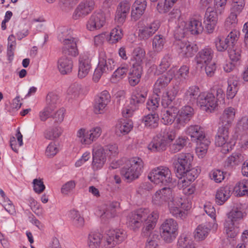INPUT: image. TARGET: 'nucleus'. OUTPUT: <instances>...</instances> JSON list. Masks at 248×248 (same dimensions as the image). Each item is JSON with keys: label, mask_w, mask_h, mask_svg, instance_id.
<instances>
[{"label": "nucleus", "mask_w": 248, "mask_h": 248, "mask_svg": "<svg viewBox=\"0 0 248 248\" xmlns=\"http://www.w3.org/2000/svg\"><path fill=\"white\" fill-rule=\"evenodd\" d=\"M158 115L155 112H151L142 118V122L145 125L151 128L156 127L158 124Z\"/></svg>", "instance_id": "nucleus-39"}, {"label": "nucleus", "mask_w": 248, "mask_h": 248, "mask_svg": "<svg viewBox=\"0 0 248 248\" xmlns=\"http://www.w3.org/2000/svg\"><path fill=\"white\" fill-rule=\"evenodd\" d=\"M172 63V58L169 55H165L162 59L160 65H159V69L160 72L165 71L169 68Z\"/></svg>", "instance_id": "nucleus-63"}, {"label": "nucleus", "mask_w": 248, "mask_h": 248, "mask_svg": "<svg viewBox=\"0 0 248 248\" xmlns=\"http://www.w3.org/2000/svg\"><path fill=\"white\" fill-rule=\"evenodd\" d=\"M161 238L167 243L173 242L178 234V225L172 218L166 219L160 228Z\"/></svg>", "instance_id": "nucleus-7"}, {"label": "nucleus", "mask_w": 248, "mask_h": 248, "mask_svg": "<svg viewBox=\"0 0 248 248\" xmlns=\"http://www.w3.org/2000/svg\"><path fill=\"white\" fill-rule=\"evenodd\" d=\"M235 44L236 43H234V45H232V46L228 49L229 58L233 62H238L241 57V49L235 45Z\"/></svg>", "instance_id": "nucleus-47"}, {"label": "nucleus", "mask_w": 248, "mask_h": 248, "mask_svg": "<svg viewBox=\"0 0 248 248\" xmlns=\"http://www.w3.org/2000/svg\"><path fill=\"white\" fill-rule=\"evenodd\" d=\"M57 66L62 74H68L72 72L73 67V61L70 58L63 56L59 59Z\"/></svg>", "instance_id": "nucleus-30"}, {"label": "nucleus", "mask_w": 248, "mask_h": 248, "mask_svg": "<svg viewBox=\"0 0 248 248\" xmlns=\"http://www.w3.org/2000/svg\"><path fill=\"white\" fill-rule=\"evenodd\" d=\"M239 78L234 75L230 76L228 80L227 97L228 99H232L237 93L239 87Z\"/></svg>", "instance_id": "nucleus-31"}, {"label": "nucleus", "mask_w": 248, "mask_h": 248, "mask_svg": "<svg viewBox=\"0 0 248 248\" xmlns=\"http://www.w3.org/2000/svg\"><path fill=\"white\" fill-rule=\"evenodd\" d=\"M210 229L204 225H199L196 229L194 232V238L197 241H202L208 236Z\"/></svg>", "instance_id": "nucleus-45"}, {"label": "nucleus", "mask_w": 248, "mask_h": 248, "mask_svg": "<svg viewBox=\"0 0 248 248\" xmlns=\"http://www.w3.org/2000/svg\"><path fill=\"white\" fill-rule=\"evenodd\" d=\"M231 193V190L229 186L220 187L216 192V202L218 205L223 204L230 198Z\"/></svg>", "instance_id": "nucleus-33"}, {"label": "nucleus", "mask_w": 248, "mask_h": 248, "mask_svg": "<svg viewBox=\"0 0 248 248\" xmlns=\"http://www.w3.org/2000/svg\"><path fill=\"white\" fill-rule=\"evenodd\" d=\"M229 129L219 126L216 137L215 143L217 146L222 147L221 152L223 154L228 153L234 145L233 141L229 138Z\"/></svg>", "instance_id": "nucleus-10"}, {"label": "nucleus", "mask_w": 248, "mask_h": 248, "mask_svg": "<svg viewBox=\"0 0 248 248\" xmlns=\"http://www.w3.org/2000/svg\"><path fill=\"white\" fill-rule=\"evenodd\" d=\"M133 127L131 121H123L119 122L116 125L115 133L119 136L128 134Z\"/></svg>", "instance_id": "nucleus-36"}, {"label": "nucleus", "mask_w": 248, "mask_h": 248, "mask_svg": "<svg viewBox=\"0 0 248 248\" xmlns=\"http://www.w3.org/2000/svg\"><path fill=\"white\" fill-rule=\"evenodd\" d=\"M95 5L94 0H83L75 9L73 14V18L77 20L87 16L93 11Z\"/></svg>", "instance_id": "nucleus-16"}, {"label": "nucleus", "mask_w": 248, "mask_h": 248, "mask_svg": "<svg viewBox=\"0 0 248 248\" xmlns=\"http://www.w3.org/2000/svg\"><path fill=\"white\" fill-rule=\"evenodd\" d=\"M123 36L122 30L119 27L113 29L109 34V41L114 44L121 40Z\"/></svg>", "instance_id": "nucleus-56"}, {"label": "nucleus", "mask_w": 248, "mask_h": 248, "mask_svg": "<svg viewBox=\"0 0 248 248\" xmlns=\"http://www.w3.org/2000/svg\"><path fill=\"white\" fill-rule=\"evenodd\" d=\"M144 236L149 235L147 239L145 248H158V235L152 232H146L143 233Z\"/></svg>", "instance_id": "nucleus-46"}, {"label": "nucleus", "mask_w": 248, "mask_h": 248, "mask_svg": "<svg viewBox=\"0 0 248 248\" xmlns=\"http://www.w3.org/2000/svg\"><path fill=\"white\" fill-rule=\"evenodd\" d=\"M244 160V155L238 153H233L229 156L226 160L227 166H233L237 165Z\"/></svg>", "instance_id": "nucleus-50"}, {"label": "nucleus", "mask_w": 248, "mask_h": 248, "mask_svg": "<svg viewBox=\"0 0 248 248\" xmlns=\"http://www.w3.org/2000/svg\"><path fill=\"white\" fill-rule=\"evenodd\" d=\"M111 97L109 93L106 91L102 92L98 97L95 99L94 105V112L96 114L103 113L110 101Z\"/></svg>", "instance_id": "nucleus-19"}, {"label": "nucleus", "mask_w": 248, "mask_h": 248, "mask_svg": "<svg viewBox=\"0 0 248 248\" xmlns=\"http://www.w3.org/2000/svg\"><path fill=\"white\" fill-rule=\"evenodd\" d=\"M178 113V109L176 107H168L161 110V122L164 124H172Z\"/></svg>", "instance_id": "nucleus-27"}, {"label": "nucleus", "mask_w": 248, "mask_h": 248, "mask_svg": "<svg viewBox=\"0 0 248 248\" xmlns=\"http://www.w3.org/2000/svg\"><path fill=\"white\" fill-rule=\"evenodd\" d=\"M186 133L193 140L201 139L205 136L202 128L198 125H190L187 128Z\"/></svg>", "instance_id": "nucleus-40"}, {"label": "nucleus", "mask_w": 248, "mask_h": 248, "mask_svg": "<svg viewBox=\"0 0 248 248\" xmlns=\"http://www.w3.org/2000/svg\"><path fill=\"white\" fill-rule=\"evenodd\" d=\"M214 56L213 50L209 46L201 50L196 57L198 64H208L211 63Z\"/></svg>", "instance_id": "nucleus-29"}, {"label": "nucleus", "mask_w": 248, "mask_h": 248, "mask_svg": "<svg viewBox=\"0 0 248 248\" xmlns=\"http://www.w3.org/2000/svg\"><path fill=\"white\" fill-rule=\"evenodd\" d=\"M69 216L75 227L81 228L84 226V219L78 211L75 209L71 210L69 213Z\"/></svg>", "instance_id": "nucleus-43"}, {"label": "nucleus", "mask_w": 248, "mask_h": 248, "mask_svg": "<svg viewBox=\"0 0 248 248\" xmlns=\"http://www.w3.org/2000/svg\"><path fill=\"white\" fill-rule=\"evenodd\" d=\"M186 26L188 31L194 35L202 33L203 29L201 18L197 16L191 18L187 23Z\"/></svg>", "instance_id": "nucleus-32"}, {"label": "nucleus", "mask_w": 248, "mask_h": 248, "mask_svg": "<svg viewBox=\"0 0 248 248\" xmlns=\"http://www.w3.org/2000/svg\"><path fill=\"white\" fill-rule=\"evenodd\" d=\"M92 167L94 170L101 169L106 161L105 149L100 145L95 144L93 148Z\"/></svg>", "instance_id": "nucleus-15"}, {"label": "nucleus", "mask_w": 248, "mask_h": 248, "mask_svg": "<svg viewBox=\"0 0 248 248\" xmlns=\"http://www.w3.org/2000/svg\"><path fill=\"white\" fill-rule=\"evenodd\" d=\"M178 117L176 122L177 124V128H180L184 126L192 118L194 114V109L189 106H186L183 107L179 111H178Z\"/></svg>", "instance_id": "nucleus-23"}, {"label": "nucleus", "mask_w": 248, "mask_h": 248, "mask_svg": "<svg viewBox=\"0 0 248 248\" xmlns=\"http://www.w3.org/2000/svg\"><path fill=\"white\" fill-rule=\"evenodd\" d=\"M178 248H195L193 241L185 235H182L178 239Z\"/></svg>", "instance_id": "nucleus-54"}, {"label": "nucleus", "mask_w": 248, "mask_h": 248, "mask_svg": "<svg viewBox=\"0 0 248 248\" xmlns=\"http://www.w3.org/2000/svg\"><path fill=\"white\" fill-rule=\"evenodd\" d=\"M101 133V128L99 126H95L89 130L81 128L78 130L76 136L78 141L82 145H89L98 139Z\"/></svg>", "instance_id": "nucleus-9"}, {"label": "nucleus", "mask_w": 248, "mask_h": 248, "mask_svg": "<svg viewBox=\"0 0 248 248\" xmlns=\"http://www.w3.org/2000/svg\"><path fill=\"white\" fill-rule=\"evenodd\" d=\"M147 93L146 91L140 92H137L132 96L130 103L134 106H136L137 108H138L139 105L142 104L144 102L145 99L147 97Z\"/></svg>", "instance_id": "nucleus-49"}, {"label": "nucleus", "mask_w": 248, "mask_h": 248, "mask_svg": "<svg viewBox=\"0 0 248 248\" xmlns=\"http://www.w3.org/2000/svg\"><path fill=\"white\" fill-rule=\"evenodd\" d=\"M210 177L216 183H219L224 180L225 176L224 172L220 170H214L209 173Z\"/></svg>", "instance_id": "nucleus-61"}, {"label": "nucleus", "mask_w": 248, "mask_h": 248, "mask_svg": "<svg viewBox=\"0 0 248 248\" xmlns=\"http://www.w3.org/2000/svg\"><path fill=\"white\" fill-rule=\"evenodd\" d=\"M231 12L239 15L245 6L244 0H232Z\"/></svg>", "instance_id": "nucleus-58"}, {"label": "nucleus", "mask_w": 248, "mask_h": 248, "mask_svg": "<svg viewBox=\"0 0 248 248\" xmlns=\"http://www.w3.org/2000/svg\"><path fill=\"white\" fill-rule=\"evenodd\" d=\"M92 55L89 52L81 54L78 58V77L83 78L90 72L92 69Z\"/></svg>", "instance_id": "nucleus-13"}, {"label": "nucleus", "mask_w": 248, "mask_h": 248, "mask_svg": "<svg viewBox=\"0 0 248 248\" xmlns=\"http://www.w3.org/2000/svg\"><path fill=\"white\" fill-rule=\"evenodd\" d=\"M130 5L125 2H121L117 6L115 20L118 24H123L125 21L129 12Z\"/></svg>", "instance_id": "nucleus-25"}, {"label": "nucleus", "mask_w": 248, "mask_h": 248, "mask_svg": "<svg viewBox=\"0 0 248 248\" xmlns=\"http://www.w3.org/2000/svg\"><path fill=\"white\" fill-rule=\"evenodd\" d=\"M62 133V129L61 127L56 126L49 127L46 129L44 133L45 139L49 140H54L59 138Z\"/></svg>", "instance_id": "nucleus-44"}, {"label": "nucleus", "mask_w": 248, "mask_h": 248, "mask_svg": "<svg viewBox=\"0 0 248 248\" xmlns=\"http://www.w3.org/2000/svg\"><path fill=\"white\" fill-rule=\"evenodd\" d=\"M177 72V67H172L166 74L161 76L155 82L154 85V93L155 94H160L170 81L175 77V73Z\"/></svg>", "instance_id": "nucleus-14"}, {"label": "nucleus", "mask_w": 248, "mask_h": 248, "mask_svg": "<svg viewBox=\"0 0 248 248\" xmlns=\"http://www.w3.org/2000/svg\"><path fill=\"white\" fill-rule=\"evenodd\" d=\"M160 94H155L150 98L146 103V108L148 110H151L152 112L157 109L159 105Z\"/></svg>", "instance_id": "nucleus-53"}, {"label": "nucleus", "mask_w": 248, "mask_h": 248, "mask_svg": "<svg viewBox=\"0 0 248 248\" xmlns=\"http://www.w3.org/2000/svg\"><path fill=\"white\" fill-rule=\"evenodd\" d=\"M233 192L237 197L248 196V179L237 182L233 188Z\"/></svg>", "instance_id": "nucleus-37"}, {"label": "nucleus", "mask_w": 248, "mask_h": 248, "mask_svg": "<svg viewBox=\"0 0 248 248\" xmlns=\"http://www.w3.org/2000/svg\"><path fill=\"white\" fill-rule=\"evenodd\" d=\"M59 97L56 93L53 92L49 93L46 97V106L54 110L59 103Z\"/></svg>", "instance_id": "nucleus-55"}, {"label": "nucleus", "mask_w": 248, "mask_h": 248, "mask_svg": "<svg viewBox=\"0 0 248 248\" xmlns=\"http://www.w3.org/2000/svg\"><path fill=\"white\" fill-rule=\"evenodd\" d=\"M193 156L190 153H182L179 155L177 159V163L176 164L175 168H177V172L179 174H183L188 169L191 167V162L193 160Z\"/></svg>", "instance_id": "nucleus-22"}, {"label": "nucleus", "mask_w": 248, "mask_h": 248, "mask_svg": "<svg viewBox=\"0 0 248 248\" xmlns=\"http://www.w3.org/2000/svg\"><path fill=\"white\" fill-rule=\"evenodd\" d=\"M239 35V32L236 30L232 31L225 39L217 36L215 40V45L217 51L222 52L227 50L236 43Z\"/></svg>", "instance_id": "nucleus-11"}, {"label": "nucleus", "mask_w": 248, "mask_h": 248, "mask_svg": "<svg viewBox=\"0 0 248 248\" xmlns=\"http://www.w3.org/2000/svg\"><path fill=\"white\" fill-rule=\"evenodd\" d=\"M145 59V51L144 49L140 47L135 48L133 51L131 58L132 67L142 68Z\"/></svg>", "instance_id": "nucleus-28"}, {"label": "nucleus", "mask_w": 248, "mask_h": 248, "mask_svg": "<svg viewBox=\"0 0 248 248\" xmlns=\"http://www.w3.org/2000/svg\"><path fill=\"white\" fill-rule=\"evenodd\" d=\"M57 37L62 44V52L76 57L78 54V39L73 35V31L67 26H61L57 29Z\"/></svg>", "instance_id": "nucleus-3"}, {"label": "nucleus", "mask_w": 248, "mask_h": 248, "mask_svg": "<svg viewBox=\"0 0 248 248\" xmlns=\"http://www.w3.org/2000/svg\"><path fill=\"white\" fill-rule=\"evenodd\" d=\"M173 205L172 203H170L169 205V207H168L170 212L172 215L177 218H182L185 212L183 211V210H185V207L184 208H181V206H172Z\"/></svg>", "instance_id": "nucleus-62"}, {"label": "nucleus", "mask_w": 248, "mask_h": 248, "mask_svg": "<svg viewBox=\"0 0 248 248\" xmlns=\"http://www.w3.org/2000/svg\"><path fill=\"white\" fill-rule=\"evenodd\" d=\"M186 145V139L179 137L176 140L174 143L170 145V151L172 153H176L181 150Z\"/></svg>", "instance_id": "nucleus-51"}, {"label": "nucleus", "mask_w": 248, "mask_h": 248, "mask_svg": "<svg viewBox=\"0 0 248 248\" xmlns=\"http://www.w3.org/2000/svg\"><path fill=\"white\" fill-rule=\"evenodd\" d=\"M175 45L178 53L183 57H191L198 50L196 45L186 39L176 40Z\"/></svg>", "instance_id": "nucleus-12"}, {"label": "nucleus", "mask_w": 248, "mask_h": 248, "mask_svg": "<svg viewBox=\"0 0 248 248\" xmlns=\"http://www.w3.org/2000/svg\"><path fill=\"white\" fill-rule=\"evenodd\" d=\"M106 17L102 12H95L87 22V29L91 31L98 30L105 24Z\"/></svg>", "instance_id": "nucleus-17"}, {"label": "nucleus", "mask_w": 248, "mask_h": 248, "mask_svg": "<svg viewBox=\"0 0 248 248\" xmlns=\"http://www.w3.org/2000/svg\"><path fill=\"white\" fill-rule=\"evenodd\" d=\"M147 7L146 0H136L131 8V16L133 20L137 21L144 14Z\"/></svg>", "instance_id": "nucleus-26"}, {"label": "nucleus", "mask_w": 248, "mask_h": 248, "mask_svg": "<svg viewBox=\"0 0 248 248\" xmlns=\"http://www.w3.org/2000/svg\"><path fill=\"white\" fill-rule=\"evenodd\" d=\"M200 94L199 87L196 86H192L190 87L186 92L184 99L188 103L193 104L195 102L198 103V100Z\"/></svg>", "instance_id": "nucleus-34"}, {"label": "nucleus", "mask_w": 248, "mask_h": 248, "mask_svg": "<svg viewBox=\"0 0 248 248\" xmlns=\"http://www.w3.org/2000/svg\"><path fill=\"white\" fill-rule=\"evenodd\" d=\"M175 137V131L173 129L166 128L153 138L148 145V149L153 152L164 151Z\"/></svg>", "instance_id": "nucleus-4"}, {"label": "nucleus", "mask_w": 248, "mask_h": 248, "mask_svg": "<svg viewBox=\"0 0 248 248\" xmlns=\"http://www.w3.org/2000/svg\"><path fill=\"white\" fill-rule=\"evenodd\" d=\"M198 104L201 107H204L206 110H213L217 106V101L214 93H202L199 95Z\"/></svg>", "instance_id": "nucleus-18"}, {"label": "nucleus", "mask_w": 248, "mask_h": 248, "mask_svg": "<svg viewBox=\"0 0 248 248\" xmlns=\"http://www.w3.org/2000/svg\"><path fill=\"white\" fill-rule=\"evenodd\" d=\"M148 179L155 184L167 186L171 183L172 178L170 170L165 166H159L152 169Z\"/></svg>", "instance_id": "nucleus-6"}, {"label": "nucleus", "mask_w": 248, "mask_h": 248, "mask_svg": "<svg viewBox=\"0 0 248 248\" xmlns=\"http://www.w3.org/2000/svg\"><path fill=\"white\" fill-rule=\"evenodd\" d=\"M144 163L139 157L128 160L121 170V174L128 182L137 179L142 172Z\"/></svg>", "instance_id": "nucleus-5"}, {"label": "nucleus", "mask_w": 248, "mask_h": 248, "mask_svg": "<svg viewBox=\"0 0 248 248\" xmlns=\"http://www.w3.org/2000/svg\"><path fill=\"white\" fill-rule=\"evenodd\" d=\"M198 174L199 172L197 169L191 167L186 169L183 174L180 175L186 177L187 180L192 182L197 177Z\"/></svg>", "instance_id": "nucleus-60"}, {"label": "nucleus", "mask_w": 248, "mask_h": 248, "mask_svg": "<svg viewBox=\"0 0 248 248\" xmlns=\"http://www.w3.org/2000/svg\"><path fill=\"white\" fill-rule=\"evenodd\" d=\"M158 218L157 211L151 212L148 208H140L130 213L127 217V224L134 231L144 226L143 233L152 231L155 226Z\"/></svg>", "instance_id": "nucleus-1"}, {"label": "nucleus", "mask_w": 248, "mask_h": 248, "mask_svg": "<svg viewBox=\"0 0 248 248\" xmlns=\"http://www.w3.org/2000/svg\"><path fill=\"white\" fill-rule=\"evenodd\" d=\"M165 43V39L161 35H156L153 40V53L155 55L160 52L164 47Z\"/></svg>", "instance_id": "nucleus-42"}, {"label": "nucleus", "mask_w": 248, "mask_h": 248, "mask_svg": "<svg viewBox=\"0 0 248 248\" xmlns=\"http://www.w3.org/2000/svg\"><path fill=\"white\" fill-rule=\"evenodd\" d=\"M65 109L63 108H60L51 115L52 118L54 120V123L60 124L63 120Z\"/></svg>", "instance_id": "nucleus-64"}, {"label": "nucleus", "mask_w": 248, "mask_h": 248, "mask_svg": "<svg viewBox=\"0 0 248 248\" xmlns=\"http://www.w3.org/2000/svg\"><path fill=\"white\" fill-rule=\"evenodd\" d=\"M119 206L117 202H113L102 209L100 217L103 219H108L114 217L116 214V208Z\"/></svg>", "instance_id": "nucleus-35"}, {"label": "nucleus", "mask_w": 248, "mask_h": 248, "mask_svg": "<svg viewBox=\"0 0 248 248\" xmlns=\"http://www.w3.org/2000/svg\"><path fill=\"white\" fill-rule=\"evenodd\" d=\"M98 232H93L88 236V245L89 248H99L101 244L104 248H111L121 243L126 237L125 232L121 229L109 230L104 238Z\"/></svg>", "instance_id": "nucleus-2"}, {"label": "nucleus", "mask_w": 248, "mask_h": 248, "mask_svg": "<svg viewBox=\"0 0 248 248\" xmlns=\"http://www.w3.org/2000/svg\"><path fill=\"white\" fill-rule=\"evenodd\" d=\"M235 115V109L231 107L226 108L220 117L219 126L229 128Z\"/></svg>", "instance_id": "nucleus-24"}, {"label": "nucleus", "mask_w": 248, "mask_h": 248, "mask_svg": "<svg viewBox=\"0 0 248 248\" xmlns=\"http://www.w3.org/2000/svg\"><path fill=\"white\" fill-rule=\"evenodd\" d=\"M159 27L160 23L157 20L147 24L139 30V36L140 39L147 40L156 32Z\"/></svg>", "instance_id": "nucleus-21"}, {"label": "nucleus", "mask_w": 248, "mask_h": 248, "mask_svg": "<svg viewBox=\"0 0 248 248\" xmlns=\"http://www.w3.org/2000/svg\"><path fill=\"white\" fill-rule=\"evenodd\" d=\"M142 71V68L132 67L128 76V80L130 85L135 86L139 83Z\"/></svg>", "instance_id": "nucleus-38"}, {"label": "nucleus", "mask_w": 248, "mask_h": 248, "mask_svg": "<svg viewBox=\"0 0 248 248\" xmlns=\"http://www.w3.org/2000/svg\"><path fill=\"white\" fill-rule=\"evenodd\" d=\"M128 69L129 66L127 64L121 65L113 73L111 80L113 82L121 80L126 76Z\"/></svg>", "instance_id": "nucleus-48"}, {"label": "nucleus", "mask_w": 248, "mask_h": 248, "mask_svg": "<svg viewBox=\"0 0 248 248\" xmlns=\"http://www.w3.org/2000/svg\"><path fill=\"white\" fill-rule=\"evenodd\" d=\"M243 217V212L238 208L232 209L228 215V217L226 219L231 222H233L237 223V221L242 219Z\"/></svg>", "instance_id": "nucleus-57"}, {"label": "nucleus", "mask_w": 248, "mask_h": 248, "mask_svg": "<svg viewBox=\"0 0 248 248\" xmlns=\"http://www.w3.org/2000/svg\"><path fill=\"white\" fill-rule=\"evenodd\" d=\"M224 226V230L228 237L233 238L237 235L239 232L238 223L226 220Z\"/></svg>", "instance_id": "nucleus-41"}, {"label": "nucleus", "mask_w": 248, "mask_h": 248, "mask_svg": "<svg viewBox=\"0 0 248 248\" xmlns=\"http://www.w3.org/2000/svg\"><path fill=\"white\" fill-rule=\"evenodd\" d=\"M172 191L170 187H163L156 191L152 197V202L157 205H161L168 202L172 196Z\"/></svg>", "instance_id": "nucleus-20"}, {"label": "nucleus", "mask_w": 248, "mask_h": 248, "mask_svg": "<svg viewBox=\"0 0 248 248\" xmlns=\"http://www.w3.org/2000/svg\"><path fill=\"white\" fill-rule=\"evenodd\" d=\"M115 66V61L111 58H108L104 51L100 52L99 62L93 76V80L95 82H98L103 73L111 72Z\"/></svg>", "instance_id": "nucleus-8"}, {"label": "nucleus", "mask_w": 248, "mask_h": 248, "mask_svg": "<svg viewBox=\"0 0 248 248\" xmlns=\"http://www.w3.org/2000/svg\"><path fill=\"white\" fill-rule=\"evenodd\" d=\"M189 73V67L186 65H183L175 73V77L173 78L177 80L178 82H181L186 78Z\"/></svg>", "instance_id": "nucleus-59"}, {"label": "nucleus", "mask_w": 248, "mask_h": 248, "mask_svg": "<svg viewBox=\"0 0 248 248\" xmlns=\"http://www.w3.org/2000/svg\"><path fill=\"white\" fill-rule=\"evenodd\" d=\"M187 23L181 21L174 31V37L177 40H182L184 38L186 32L188 31Z\"/></svg>", "instance_id": "nucleus-52"}]
</instances>
